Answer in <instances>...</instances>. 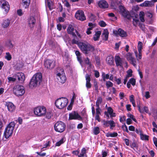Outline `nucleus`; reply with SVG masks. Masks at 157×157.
Returning <instances> with one entry per match:
<instances>
[{"mask_svg": "<svg viewBox=\"0 0 157 157\" xmlns=\"http://www.w3.org/2000/svg\"><path fill=\"white\" fill-rule=\"evenodd\" d=\"M72 43L77 44L82 52L85 54H88L90 52H93L95 50V48L94 46L87 43L79 42V39L77 40H76L75 39H73Z\"/></svg>", "mask_w": 157, "mask_h": 157, "instance_id": "nucleus-1", "label": "nucleus"}, {"mask_svg": "<svg viewBox=\"0 0 157 157\" xmlns=\"http://www.w3.org/2000/svg\"><path fill=\"white\" fill-rule=\"evenodd\" d=\"M42 81V75L40 73H38L34 75L32 77L29 83V86L31 88L37 86Z\"/></svg>", "mask_w": 157, "mask_h": 157, "instance_id": "nucleus-2", "label": "nucleus"}, {"mask_svg": "<svg viewBox=\"0 0 157 157\" xmlns=\"http://www.w3.org/2000/svg\"><path fill=\"white\" fill-rule=\"evenodd\" d=\"M56 74L58 82L59 83H64L66 81V78L63 69L60 68H57Z\"/></svg>", "mask_w": 157, "mask_h": 157, "instance_id": "nucleus-3", "label": "nucleus"}, {"mask_svg": "<svg viewBox=\"0 0 157 157\" xmlns=\"http://www.w3.org/2000/svg\"><path fill=\"white\" fill-rule=\"evenodd\" d=\"M15 124L14 122L10 123L6 128L4 132V135L6 139H8L12 134Z\"/></svg>", "mask_w": 157, "mask_h": 157, "instance_id": "nucleus-4", "label": "nucleus"}, {"mask_svg": "<svg viewBox=\"0 0 157 157\" xmlns=\"http://www.w3.org/2000/svg\"><path fill=\"white\" fill-rule=\"evenodd\" d=\"M68 103V100L67 98L62 97L58 98L56 101L55 105L58 108L62 109L66 107Z\"/></svg>", "mask_w": 157, "mask_h": 157, "instance_id": "nucleus-5", "label": "nucleus"}, {"mask_svg": "<svg viewBox=\"0 0 157 157\" xmlns=\"http://www.w3.org/2000/svg\"><path fill=\"white\" fill-rule=\"evenodd\" d=\"M34 112L37 116H44L46 113V109L44 106H38L34 109Z\"/></svg>", "mask_w": 157, "mask_h": 157, "instance_id": "nucleus-6", "label": "nucleus"}, {"mask_svg": "<svg viewBox=\"0 0 157 157\" xmlns=\"http://www.w3.org/2000/svg\"><path fill=\"white\" fill-rule=\"evenodd\" d=\"M13 93L17 96H21L25 93V90L24 86L17 85L15 86L13 88Z\"/></svg>", "mask_w": 157, "mask_h": 157, "instance_id": "nucleus-7", "label": "nucleus"}, {"mask_svg": "<svg viewBox=\"0 0 157 157\" xmlns=\"http://www.w3.org/2000/svg\"><path fill=\"white\" fill-rule=\"evenodd\" d=\"M54 128L56 131L59 132H62L65 130L66 125L63 122L58 121L55 124Z\"/></svg>", "mask_w": 157, "mask_h": 157, "instance_id": "nucleus-8", "label": "nucleus"}, {"mask_svg": "<svg viewBox=\"0 0 157 157\" xmlns=\"http://www.w3.org/2000/svg\"><path fill=\"white\" fill-rule=\"evenodd\" d=\"M55 61L53 60L47 59L44 61L45 67L47 69H52L55 66Z\"/></svg>", "mask_w": 157, "mask_h": 157, "instance_id": "nucleus-9", "label": "nucleus"}, {"mask_svg": "<svg viewBox=\"0 0 157 157\" xmlns=\"http://www.w3.org/2000/svg\"><path fill=\"white\" fill-rule=\"evenodd\" d=\"M75 17L77 19L81 21H84L86 19L84 12L81 10H78L76 12Z\"/></svg>", "mask_w": 157, "mask_h": 157, "instance_id": "nucleus-10", "label": "nucleus"}, {"mask_svg": "<svg viewBox=\"0 0 157 157\" xmlns=\"http://www.w3.org/2000/svg\"><path fill=\"white\" fill-rule=\"evenodd\" d=\"M113 33L116 36L119 35L122 37H126L128 36L127 32L121 28L117 30H114Z\"/></svg>", "mask_w": 157, "mask_h": 157, "instance_id": "nucleus-11", "label": "nucleus"}, {"mask_svg": "<svg viewBox=\"0 0 157 157\" xmlns=\"http://www.w3.org/2000/svg\"><path fill=\"white\" fill-rule=\"evenodd\" d=\"M0 6L6 12H8L10 10V5L5 0L0 1Z\"/></svg>", "mask_w": 157, "mask_h": 157, "instance_id": "nucleus-12", "label": "nucleus"}, {"mask_svg": "<svg viewBox=\"0 0 157 157\" xmlns=\"http://www.w3.org/2000/svg\"><path fill=\"white\" fill-rule=\"evenodd\" d=\"M69 119L70 120L78 119L81 120L82 118L78 113L75 112H74L69 114Z\"/></svg>", "mask_w": 157, "mask_h": 157, "instance_id": "nucleus-13", "label": "nucleus"}, {"mask_svg": "<svg viewBox=\"0 0 157 157\" xmlns=\"http://www.w3.org/2000/svg\"><path fill=\"white\" fill-rule=\"evenodd\" d=\"M75 29L73 27V26L71 25H69L68 28L67 29V31L69 34H71L74 37L73 39H75L76 38H77V36L75 33L73 32L74 31Z\"/></svg>", "mask_w": 157, "mask_h": 157, "instance_id": "nucleus-14", "label": "nucleus"}, {"mask_svg": "<svg viewBox=\"0 0 157 157\" xmlns=\"http://www.w3.org/2000/svg\"><path fill=\"white\" fill-rule=\"evenodd\" d=\"M15 76L16 78H17L19 82L24 81L25 79V75L22 72H18L15 74Z\"/></svg>", "mask_w": 157, "mask_h": 157, "instance_id": "nucleus-15", "label": "nucleus"}, {"mask_svg": "<svg viewBox=\"0 0 157 157\" xmlns=\"http://www.w3.org/2000/svg\"><path fill=\"white\" fill-rule=\"evenodd\" d=\"M5 105L7 107L8 111L10 112H13L15 110V106L12 102H6Z\"/></svg>", "mask_w": 157, "mask_h": 157, "instance_id": "nucleus-16", "label": "nucleus"}, {"mask_svg": "<svg viewBox=\"0 0 157 157\" xmlns=\"http://www.w3.org/2000/svg\"><path fill=\"white\" fill-rule=\"evenodd\" d=\"M29 26L32 29L34 27L36 20L33 17H30L28 19Z\"/></svg>", "mask_w": 157, "mask_h": 157, "instance_id": "nucleus-17", "label": "nucleus"}, {"mask_svg": "<svg viewBox=\"0 0 157 157\" xmlns=\"http://www.w3.org/2000/svg\"><path fill=\"white\" fill-rule=\"evenodd\" d=\"M115 61L116 66L122 67L123 65V62L121 59L118 56H116L115 57Z\"/></svg>", "mask_w": 157, "mask_h": 157, "instance_id": "nucleus-18", "label": "nucleus"}, {"mask_svg": "<svg viewBox=\"0 0 157 157\" xmlns=\"http://www.w3.org/2000/svg\"><path fill=\"white\" fill-rule=\"evenodd\" d=\"M90 76V75L87 74L85 76L86 80V86L87 89H90L91 87V84L90 82L91 80Z\"/></svg>", "mask_w": 157, "mask_h": 157, "instance_id": "nucleus-19", "label": "nucleus"}, {"mask_svg": "<svg viewBox=\"0 0 157 157\" xmlns=\"http://www.w3.org/2000/svg\"><path fill=\"white\" fill-rule=\"evenodd\" d=\"M98 5L100 7L103 9L107 8L109 6L107 2L104 0H102L99 1Z\"/></svg>", "mask_w": 157, "mask_h": 157, "instance_id": "nucleus-20", "label": "nucleus"}, {"mask_svg": "<svg viewBox=\"0 0 157 157\" xmlns=\"http://www.w3.org/2000/svg\"><path fill=\"white\" fill-rule=\"evenodd\" d=\"M10 23V21L8 19H5L3 21L2 24V26L4 28H7Z\"/></svg>", "mask_w": 157, "mask_h": 157, "instance_id": "nucleus-21", "label": "nucleus"}, {"mask_svg": "<svg viewBox=\"0 0 157 157\" xmlns=\"http://www.w3.org/2000/svg\"><path fill=\"white\" fill-rule=\"evenodd\" d=\"M122 15L125 18H126L128 20L130 19L131 16L130 14L128 11L125 10L124 12L121 13Z\"/></svg>", "mask_w": 157, "mask_h": 157, "instance_id": "nucleus-22", "label": "nucleus"}, {"mask_svg": "<svg viewBox=\"0 0 157 157\" xmlns=\"http://www.w3.org/2000/svg\"><path fill=\"white\" fill-rule=\"evenodd\" d=\"M30 0H22L23 6L25 9L28 8L30 3Z\"/></svg>", "mask_w": 157, "mask_h": 157, "instance_id": "nucleus-23", "label": "nucleus"}, {"mask_svg": "<svg viewBox=\"0 0 157 157\" xmlns=\"http://www.w3.org/2000/svg\"><path fill=\"white\" fill-rule=\"evenodd\" d=\"M110 115V117H112L116 116L115 113H113V110L111 107H109L107 109V112Z\"/></svg>", "mask_w": 157, "mask_h": 157, "instance_id": "nucleus-24", "label": "nucleus"}, {"mask_svg": "<svg viewBox=\"0 0 157 157\" xmlns=\"http://www.w3.org/2000/svg\"><path fill=\"white\" fill-rule=\"evenodd\" d=\"M120 2L118 0H114L112 1L111 6L113 9H116L117 5L120 4Z\"/></svg>", "mask_w": 157, "mask_h": 157, "instance_id": "nucleus-25", "label": "nucleus"}, {"mask_svg": "<svg viewBox=\"0 0 157 157\" xmlns=\"http://www.w3.org/2000/svg\"><path fill=\"white\" fill-rule=\"evenodd\" d=\"M137 107L138 108V109L140 112L141 113H143L144 112V111L146 113H148V109L147 107H144V109H140V103L139 105H138Z\"/></svg>", "mask_w": 157, "mask_h": 157, "instance_id": "nucleus-26", "label": "nucleus"}, {"mask_svg": "<svg viewBox=\"0 0 157 157\" xmlns=\"http://www.w3.org/2000/svg\"><path fill=\"white\" fill-rule=\"evenodd\" d=\"M101 33L100 31H97L96 32L93 37V40L95 41H97L98 40Z\"/></svg>", "mask_w": 157, "mask_h": 157, "instance_id": "nucleus-27", "label": "nucleus"}, {"mask_svg": "<svg viewBox=\"0 0 157 157\" xmlns=\"http://www.w3.org/2000/svg\"><path fill=\"white\" fill-rule=\"evenodd\" d=\"M107 61L108 64L112 65L114 63L113 58L111 56H109L107 59Z\"/></svg>", "mask_w": 157, "mask_h": 157, "instance_id": "nucleus-28", "label": "nucleus"}, {"mask_svg": "<svg viewBox=\"0 0 157 157\" xmlns=\"http://www.w3.org/2000/svg\"><path fill=\"white\" fill-rule=\"evenodd\" d=\"M102 35L104 36L105 40H107L108 38L109 35V33L107 29H106L104 30Z\"/></svg>", "mask_w": 157, "mask_h": 157, "instance_id": "nucleus-29", "label": "nucleus"}, {"mask_svg": "<svg viewBox=\"0 0 157 157\" xmlns=\"http://www.w3.org/2000/svg\"><path fill=\"white\" fill-rule=\"evenodd\" d=\"M102 101V99L101 97H99L98 98L96 102V106L97 108H100L99 105L100 104Z\"/></svg>", "mask_w": 157, "mask_h": 157, "instance_id": "nucleus-30", "label": "nucleus"}, {"mask_svg": "<svg viewBox=\"0 0 157 157\" xmlns=\"http://www.w3.org/2000/svg\"><path fill=\"white\" fill-rule=\"evenodd\" d=\"M6 45L9 48H12L13 47V45L10 40H7L6 42Z\"/></svg>", "mask_w": 157, "mask_h": 157, "instance_id": "nucleus-31", "label": "nucleus"}, {"mask_svg": "<svg viewBox=\"0 0 157 157\" xmlns=\"http://www.w3.org/2000/svg\"><path fill=\"white\" fill-rule=\"evenodd\" d=\"M8 82H14L16 81L17 79L16 77L15 76V74H14L13 77H8Z\"/></svg>", "mask_w": 157, "mask_h": 157, "instance_id": "nucleus-32", "label": "nucleus"}, {"mask_svg": "<svg viewBox=\"0 0 157 157\" xmlns=\"http://www.w3.org/2000/svg\"><path fill=\"white\" fill-rule=\"evenodd\" d=\"M118 134L117 132H113V133H108L106 136L107 137H115L117 136Z\"/></svg>", "mask_w": 157, "mask_h": 157, "instance_id": "nucleus-33", "label": "nucleus"}, {"mask_svg": "<svg viewBox=\"0 0 157 157\" xmlns=\"http://www.w3.org/2000/svg\"><path fill=\"white\" fill-rule=\"evenodd\" d=\"M140 138L141 139L143 140H148L149 136L147 135L143 134V133L141 134Z\"/></svg>", "mask_w": 157, "mask_h": 157, "instance_id": "nucleus-34", "label": "nucleus"}, {"mask_svg": "<svg viewBox=\"0 0 157 157\" xmlns=\"http://www.w3.org/2000/svg\"><path fill=\"white\" fill-rule=\"evenodd\" d=\"M93 132L94 134L97 135L100 133L99 128L98 127H94L93 130Z\"/></svg>", "mask_w": 157, "mask_h": 157, "instance_id": "nucleus-35", "label": "nucleus"}, {"mask_svg": "<svg viewBox=\"0 0 157 157\" xmlns=\"http://www.w3.org/2000/svg\"><path fill=\"white\" fill-rule=\"evenodd\" d=\"M129 61L131 64L133 65L134 67H136V61L135 59L133 57L132 59H131V60Z\"/></svg>", "mask_w": 157, "mask_h": 157, "instance_id": "nucleus-36", "label": "nucleus"}, {"mask_svg": "<svg viewBox=\"0 0 157 157\" xmlns=\"http://www.w3.org/2000/svg\"><path fill=\"white\" fill-rule=\"evenodd\" d=\"M142 43L140 41H139L138 43V49L139 52H141V50L142 48Z\"/></svg>", "mask_w": 157, "mask_h": 157, "instance_id": "nucleus-37", "label": "nucleus"}, {"mask_svg": "<svg viewBox=\"0 0 157 157\" xmlns=\"http://www.w3.org/2000/svg\"><path fill=\"white\" fill-rule=\"evenodd\" d=\"M94 85L95 87V90L97 92H98V82L95 80L94 81Z\"/></svg>", "mask_w": 157, "mask_h": 157, "instance_id": "nucleus-38", "label": "nucleus"}, {"mask_svg": "<svg viewBox=\"0 0 157 157\" xmlns=\"http://www.w3.org/2000/svg\"><path fill=\"white\" fill-rule=\"evenodd\" d=\"M86 150L84 148L82 150L81 153L78 155V157H82L84 156V154L86 153Z\"/></svg>", "mask_w": 157, "mask_h": 157, "instance_id": "nucleus-39", "label": "nucleus"}, {"mask_svg": "<svg viewBox=\"0 0 157 157\" xmlns=\"http://www.w3.org/2000/svg\"><path fill=\"white\" fill-rule=\"evenodd\" d=\"M5 58L7 60H10L11 59L12 56L9 52H6V56H5Z\"/></svg>", "mask_w": 157, "mask_h": 157, "instance_id": "nucleus-40", "label": "nucleus"}, {"mask_svg": "<svg viewBox=\"0 0 157 157\" xmlns=\"http://www.w3.org/2000/svg\"><path fill=\"white\" fill-rule=\"evenodd\" d=\"M64 138H62L60 141L56 143V146H60L61 144H63L64 142Z\"/></svg>", "mask_w": 157, "mask_h": 157, "instance_id": "nucleus-41", "label": "nucleus"}, {"mask_svg": "<svg viewBox=\"0 0 157 157\" xmlns=\"http://www.w3.org/2000/svg\"><path fill=\"white\" fill-rule=\"evenodd\" d=\"M128 82L130 84H131L133 86H135L136 84V80L134 78H131Z\"/></svg>", "mask_w": 157, "mask_h": 157, "instance_id": "nucleus-42", "label": "nucleus"}, {"mask_svg": "<svg viewBox=\"0 0 157 157\" xmlns=\"http://www.w3.org/2000/svg\"><path fill=\"white\" fill-rule=\"evenodd\" d=\"M98 24L101 27H105L106 25L105 23L103 21H101L99 22Z\"/></svg>", "mask_w": 157, "mask_h": 157, "instance_id": "nucleus-43", "label": "nucleus"}, {"mask_svg": "<svg viewBox=\"0 0 157 157\" xmlns=\"http://www.w3.org/2000/svg\"><path fill=\"white\" fill-rule=\"evenodd\" d=\"M132 71L131 69L128 70L127 71V74L126 77H127V78H129L130 77H132Z\"/></svg>", "mask_w": 157, "mask_h": 157, "instance_id": "nucleus-44", "label": "nucleus"}, {"mask_svg": "<svg viewBox=\"0 0 157 157\" xmlns=\"http://www.w3.org/2000/svg\"><path fill=\"white\" fill-rule=\"evenodd\" d=\"M127 59L128 61H130L133 58L132 56V54L129 52L127 55Z\"/></svg>", "mask_w": 157, "mask_h": 157, "instance_id": "nucleus-45", "label": "nucleus"}, {"mask_svg": "<svg viewBox=\"0 0 157 157\" xmlns=\"http://www.w3.org/2000/svg\"><path fill=\"white\" fill-rule=\"evenodd\" d=\"M46 118L49 119L51 118L52 117V113L51 112H46Z\"/></svg>", "mask_w": 157, "mask_h": 157, "instance_id": "nucleus-46", "label": "nucleus"}, {"mask_svg": "<svg viewBox=\"0 0 157 157\" xmlns=\"http://www.w3.org/2000/svg\"><path fill=\"white\" fill-rule=\"evenodd\" d=\"M106 85L107 88L113 86V83L110 81H107L106 82Z\"/></svg>", "mask_w": 157, "mask_h": 157, "instance_id": "nucleus-47", "label": "nucleus"}, {"mask_svg": "<svg viewBox=\"0 0 157 157\" xmlns=\"http://www.w3.org/2000/svg\"><path fill=\"white\" fill-rule=\"evenodd\" d=\"M139 26L140 28H141L142 30L144 32L146 31V28H145V25L143 24H140Z\"/></svg>", "mask_w": 157, "mask_h": 157, "instance_id": "nucleus-48", "label": "nucleus"}, {"mask_svg": "<svg viewBox=\"0 0 157 157\" xmlns=\"http://www.w3.org/2000/svg\"><path fill=\"white\" fill-rule=\"evenodd\" d=\"M109 125H110V128L112 129V127H113L115 126L114 122L112 120L109 121Z\"/></svg>", "mask_w": 157, "mask_h": 157, "instance_id": "nucleus-49", "label": "nucleus"}, {"mask_svg": "<svg viewBox=\"0 0 157 157\" xmlns=\"http://www.w3.org/2000/svg\"><path fill=\"white\" fill-rule=\"evenodd\" d=\"M139 22V20L137 19H136L135 18L133 19V25L136 27L137 25V23Z\"/></svg>", "mask_w": 157, "mask_h": 157, "instance_id": "nucleus-50", "label": "nucleus"}, {"mask_svg": "<svg viewBox=\"0 0 157 157\" xmlns=\"http://www.w3.org/2000/svg\"><path fill=\"white\" fill-rule=\"evenodd\" d=\"M4 122L5 121L4 119H0V130L2 129L3 125V122Z\"/></svg>", "mask_w": 157, "mask_h": 157, "instance_id": "nucleus-51", "label": "nucleus"}, {"mask_svg": "<svg viewBox=\"0 0 157 157\" xmlns=\"http://www.w3.org/2000/svg\"><path fill=\"white\" fill-rule=\"evenodd\" d=\"M119 8L120 10V12L121 13H122L123 12H124L126 10L124 7L122 6H120Z\"/></svg>", "mask_w": 157, "mask_h": 157, "instance_id": "nucleus-52", "label": "nucleus"}, {"mask_svg": "<svg viewBox=\"0 0 157 157\" xmlns=\"http://www.w3.org/2000/svg\"><path fill=\"white\" fill-rule=\"evenodd\" d=\"M149 1H145L144 2V3H142L141 6H149Z\"/></svg>", "mask_w": 157, "mask_h": 157, "instance_id": "nucleus-53", "label": "nucleus"}, {"mask_svg": "<svg viewBox=\"0 0 157 157\" xmlns=\"http://www.w3.org/2000/svg\"><path fill=\"white\" fill-rule=\"evenodd\" d=\"M102 76L103 78V80L104 81H105V78H106V79H108L109 78V75L108 74H106L105 76V74H102Z\"/></svg>", "mask_w": 157, "mask_h": 157, "instance_id": "nucleus-54", "label": "nucleus"}, {"mask_svg": "<svg viewBox=\"0 0 157 157\" xmlns=\"http://www.w3.org/2000/svg\"><path fill=\"white\" fill-rule=\"evenodd\" d=\"M101 109L100 108H96V115H101Z\"/></svg>", "mask_w": 157, "mask_h": 157, "instance_id": "nucleus-55", "label": "nucleus"}, {"mask_svg": "<svg viewBox=\"0 0 157 157\" xmlns=\"http://www.w3.org/2000/svg\"><path fill=\"white\" fill-rule=\"evenodd\" d=\"M122 128L124 131H125L127 132H128L127 127L126 125L125 124L123 125L122 126Z\"/></svg>", "mask_w": 157, "mask_h": 157, "instance_id": "nucleus-56", "label": "nucleus"}, {"mask_svg": "<svg viewBox=\"0 0 157 157\" xmlns=\"http://www.w3.org/2000/svg\"><path fill=\"white\" fill-rule=\"evenodd\" d=\"M103 125L105 127H108L109 125V121H103Z\"/></svg>", "mask_w": 157, "mask_h": 157, "instance_id": "nucleus-57", "label": "nucleus"}, {"mask_svg": "<svg viewBox=\"0 0 157 157\" xmlns=\"http://www.w3.org/2000/svg\"><path fill=\"white\" fill-rule=\"evenodd\" d=\"M17 13L19 16H21L23 14V13L21 9H19L17 11Z\"/></svg>", "mask_w": 157, "mask_h": 157, "instance_id": "nucleus-58", "label": "nucleus"}, {"mask_svg": "<svg viewBox=\"0 0 157 157\" xmlns=\"http://www.w3.org/2000/svg\"><path fill=\"white\" fill-rule=\"evenodd\" d=\"M146 14L147 17H149L150 18H151L153 16L152 14L148 12L146 13Z\"/></svg>", "mask_w": 157, "mask_h": 157, "instance_id": "nucleus-59", "label": "nucleus"}, {"mask_svg": "<svg viewBox=\"0 0 157 157\" xmlns=\"http://www.w3.org/2000/svg\"><path fill=\"white\" fill-rule=\"evenodd\" d=\"M129 100L132 103L135 102L134 96L133 95H132L130 96Z\"/></svg>", "mask_w": 157, "mask_h": 157, "instance_id": "nucleus-60", "label": "nucleus"}, {"mask_svg": "<svg viewBox=\"0 0 157 157\" xmlns=\"http://www.w3.org/2000/svg\"><path fill=\"white\" fill-rule=\"evenodd\" d=\"M94 75L96 78H98L99 77V73L98 71L96 70H94Z\"/></svg>", "mask_w": 157, "mask_h": 157, "instance_id": "nucleus-61", "label": "nucleus"}, {"mask_svg": "<svg viewBox=\"0 0 157 157\" xmlns=\"http://www.w3.org/2000/svg\"><path fill=\"white\" fill-rule=\"evenodd\" d=\"M145 96L147 99H148L150 97L149 92L148 91H147L146 92Z\"/></svg>", "mask_w": 157, "mask_h": 157, "instance_id": "nucleus-62", "label": "nucleus"}, {"mask_svg": "<svg viewBox=\"0 0 157 157\" xmlns=\"http://www.w3.org/2000/svg\"><path fill=\"white\" fill-rule=\"evenodd\" d=\"M153 115L154 118L157 119V109L154 110Z\"/></svg>", "mask_w": 157, "mask_h": 157, "instance_id": "nucleus-63", "label": "nucleus"}, {"mask_svg": "<svg viewBox=\"0 0 157 157\" xmlns=\"http://www.w3.org/2000/svg\"><path fill=\"white\" fill-rule=\"evenodd\" d=\"M115 78H116L115 81L117 82V83L118 85L120 84L121 82V79L120 78H117L116 77H115Z\"/></svg>", "mask_w": 157, "mask_h": 157, "instance_id": "nucleus-64", "label": "nucleus"}]
</instances>
